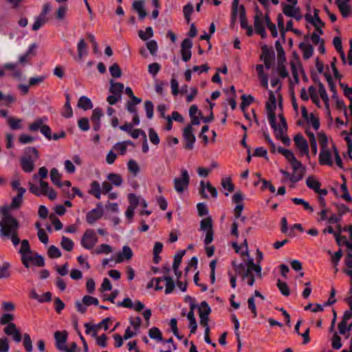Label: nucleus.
<instances>
[{
  "mask_svg": "<svg viewBox=\"0 0 352 352\" xmlns=\"http://www.w3.org/2000/svg\"><path fill=\"white\" fill-rule=\"evenodd\" d=\"M276 285L278 289L280 290V293L283 296H288L289 295L290 290L287 284L285 282H283L280 279H278Z\"/></svg>",
  "mask_w": 352,
  "mask_h": 352,
  "instance_id": "3c124183",
  "label": "nucleus"
},
{
  "mask_svg": "<svg viewBox=\"0 0 352 352\" xmlns=\"http://www.w3.org/2000/svg\"><path fill=\"white\" fill-rule=\"evenodd\" d=\"M54 338L56 340L55 346L56 349L61 352H64L65 347L67 346L66 342L67 339V333L65 331H56L54 333Z\"/></svg>",
  "mask_w": 352,
  "mask_h": 352,
  "instance_id": "9d476101",
  "label": "nucleus"
},
{
  "mask_svg": "<svg viewBox=\"0 0 352 352\" xmlns=\"http://www.w3.org/2000/svg\"><path fill=\"white\" fill-rule=\"evenodd\" d=\"M235 275H241L242 280H244L249 274L250 269H247L246 265L243 263H239V265L236 267Z\"/></svg>",
  "mask_w": 352,
  "mask_h": 352,
  "instance_id": "c756f323",
  "label": "nucleus"
},
{
  "mask_svg": "<svg viewBox=\"0 0 352 352\" xmlns=\"http://www.w3.org/2000/svg\"><path fill=\"white\" fill-rule=\"evenodd\" d=\"M174 188L177 193H182L190 183V175L187 170H181V176L175 177L173 180Z\"/></svg>",
  "mask_w": 352,
  "mask_h": 352,
  "instance_id": "20e7f679",
  "label": "nucleus"
},
{
  "mask_svg": "<svg viewBox=\"0 0 352 352\" xmlns=\"http://www.w3.org/2000/svg\"><path fill=\"white\" fill-rule=\"evenodd\" d=\"M78 127L83 131H87L89 128V121L87 118H82L78 121Z\"/></svg>",
  "mask_w": 352,
  "mask_h": 352,
  "instance_id": "774afa93",
  "label": "nucleus"
},
{
  "mask_svg": "<svg viewBox=\"0 0 352 352\" xmlns=\"http://www.w3.org/2000/svg\"><path fill=\"white\" fill-rule=\"evenodd\" d=\"M183 138L185 142L184 148L188 150L192 149L196 141V138L192 133V126L191 124H188L184 128L183 131Z\"/></svg>",
  "mask_w": 352,
  "mask_h": 352,
  "instance_id": "0eeeda50",
  "label": "nucleus"
},
{
  "mask_svg": "<svg viewBox=\"0 0 352 352\" xmlns=\"http://www.w3.org/2000/svg\"><path fill=\"white\" fill-rule=\"evenodd\" d=\"M221 185L224 189L228 190V192H233L234 190V185L232 183L230 178H223L221 179Z\"/></svg>",
  "mask_w": 352,
  "mask_h": 352,
  "instance_id": "e2e57ef3",
  "label": "nucleus"
},
{
  "mask_svg": "<svg viewBox=\"0 0 352 352\" xmlns=\"http://www.w3.org/2000/svg\"><path fill=\"white\" fill-rule=\"evenodd\" d=\"M283 13L289 17L295 19L296 21H300L302 19V15L300 13V8L294 6L282 3Z\"/></svg>",
  "mask_w": 352,
  "mask_h": 352,
  "instance_id": "9b49d317",
  "label": "nucleus"
},
{
  "mask_svg": "<svg viewBox=\"0 0 352 352\" xmlns=\"http://www.w3.org/2000/svg\"><path fill=\"white\" fill-rule=\"evenodd\" d=\"M61 114L63 117L66 118H69L73 116V111L70 102H65Z\"/></svg>",
  "mask_w": 352,
  "mask_h": 352,
  "instance_id": "0e129e2a",
  "label": "nucleus"
},
{
  "mask_svg": "<svg viewBox=\"0 0 352 352\" xmlns=\"http://www.w3.org/2000/svg\"><path fill=\"white\" fill-rule=\"evenodd\" d=\"M269 95V101L267 102L265 105L266 109L268 111V121L274 131H276L278 125L276 124V114L274 113V111L276 109V99L272 91H270Z\"/></svg>",
  "mask_w": 352,
  "mask_h": 352,
  "instance_id": "7ed1b4c3",
  "label": "nucleus"
},
{
  "mask_svg": "<svg viewBox=\"0 0 352 352\" xmlns=\"http://www.w3.org/2000/svg\"><path fill=\"white\" fill-rule=\"evenodd\" d=\"M43 125V118H37L33 123L30 124L29 130L30 131H37L38 130H41V127Z\"/></svg>",
  "mask_w": 352,
  "mask_h": 352,
  "instance_id": "680f3d73",
  "label": "nucleus"
},
{
  "mask_svg": "<svg viewBox=\"0 0 352 352\" xmlns=\"http://www.w3.org/2000/svg\"><path fill=\"white\" fill-rule=\"evenodd\" d=\"M142 99L138 97H133L131 98V100H129L126 104V110L131 113H136L137 109L135 106L141 103Z\"/></svg>",
  "mask_w": 352,
  "mask_h": 352,
  "instance_id": "bb28decb",
  "label": "nucleus"
},
{
  "mask_svg": "<svg viewBox=\"0 0 352 352\" xmlns=\"http://www.w3.org/2000/svg\"><path fill=\"white\" fill-rule=\"evenodd\" d=\"M333 43L335 48L338 51V52L340 53L342 62L345 64L346 63V57H345L344 52L342 50L341 38L338 36L334 37L333 40Z\"/></svg>",
  "mask_w": 352,
  "mask_h": 352,
  "instance_id": "2f4dec72",
  "label": "nucleus"
},
{
  "mask_svg": "<svg viewBox=\"0 0 352 352\" xmlns=\"http://www.w3.org/2000/svg\"><path fill=\"white\" fill-rule=\"evenodd\" d=\"M19 253L21 256L30 255L32 254V250L29 241L27 239H23L21 242V248L19 250Z\"/></svg>",
  "mask_w": 352,
  "mask_h": 352,
  "instance_id": "f704fd0d",
  "label": "nucleus"
},
{
  "mask_svg": "<svg viewBox=\"0 0 352 352\" xmlns=\"http://www.w3.org/2000/svg\"><path fill=\"white\" fill-rule=\"evenodd\" d=\"M39 184H40L39 188H40V191H41V194H43V195L47 196V197L50 200H54L56 198V197H57L56 192L53 188H52L51 187L49 186V184L47 182H46L43 180H41Z\"/></svg>",
  "mask_w": 352,
  "mask_h": 352,
  "instance_id": "dca6fc26",
  "label": "nucleus"
},
{
  "mask_svg": "<svg viewBox=\"0 0 352 352\" xmlns=\"http://www.w3.org/2000/svg\"><path fill=\"white\" fill-rule=\"evenodd\" d=\"M199 316H208L211 312V309L206 301H202L198 307Z\"/></svg>",
  "mask_w": 352,
  "mask_h": 352,
  "instance_id": "09e8293b",
  "label": "nucleus"
},
{
  "mask_svg": "<svg viewBox=\"0 0 352 352\" xmlns=\"http://www.w3.org/2000/svg\"><path fill=\"white\" fill-rule=\"evenodd\" d=\"M97 242L98 236L94 230L87 229L82 236L81 245L87 250H91Z\"/></svg>",
  "mask_w": 352,
  "mask_h": 352,
  "instance_id": "39448f33",
  "label": "nucleus"
},
{
  "mask_svg": "<svg viewBox=\"0 0 352 352\" xmlns=\"http://www.w3.org/2000/svg\"><path fill=\"white\" fill-rule=\"evenodd\" d=\"M299 48L303 52V58L306 60L311 57L314 53V47L309 43H300L299 44Z\"/></svg>",
  "mask_w": 352,
  "mask_h": 352,
  "instance_id": "393cba45",
  "label": "nucleus"
},
{
  "mask_svg": "<svg viewBox=\"0 0 352 352\" xmlns=\"http://www.w3.org/2000/svg\"><path fill=\"white\" fill-rule=\"evenodd\" d=\"M148 336L151 339L156 340L157 341H162V334L160 330L157 327H152L148 331Z\"/></svg>",
  "mask_w": 352,
  "mask_h": 352,
  "instance_id": "37998d69",
  "label": "nucleus"
},
{
  "mask_svg": "<svg viewBox=\"0 0 352 352\" xmlns=\"http://www.w3.org/2000/svg\"><path fill=\"white\" fill-rule=\"evenodd\" d=\"M103 111L100 108H96L92 111L91 116V121L93 125V129L95 131H98L100 129V119L103 116Z\"/></svg>",
  "mask_w": 352,
  "mask_h": 352,
  "instance_id": "4468645a",
  "label": "nucleus"
},
{
  "mask_svg": "<svg viewBox=\"0 0 352 352\" xmlns=\"http://www.w3.org/2000/svg\"><path fill=\"white\" fill-rule=\"evenodd\" d=\"M109 183L115 186H120L123 183L122 177L120 174L111 173L107 175Z\"/></svg>",
  "mask_w": 352,
  "mask_h": 352,
  "instance_id": "c85d7f7f",
  "label": "nucleus"
},
{
  "mask_svg": "<svg viewBox=\"0 0 352 352\" xmlns=\"http://www.w3.org/2000/svg\"><path fill=\"white\" fill-rule=\"evenodd\" d=\"M277 151L279 153L282 154L289 163L293 162L296 158L294 153L290 150L284 148L281 146H278L277 148Z\"/></svg>",
  "mask_w": 352,
  "mask_h": 352,
  "instance_id": "ea45409f",
  "label": "nucleus"
},
{
  "mask_svg": "<svg viewBox=\"0 0 352 352\" xmlns=\"http://www.w3.org/2000/svg\"><path fill=\"white\" fill-rule=\"evenodd\" d=\"M7 121L11 129L18 130L21 129V119L15 118L13 117H9L8 118Z\"/></svg>",
  "mask_w": 352,
  "mask_h": 352,
  "instance_id": "c03bdc74",
  "label": "nucleus"
},
{
  "mask_svg": "<svg viewBox=\"0 0 352 352\" xmlns=\"http://www.w3.org/2000/svg\"><path fill=\"white\" fill-rule=\"evenodd\" d=\"M200 228L203 231H210L212 230V219L210 217L205 218L200 222Z\"/></svg>",
  "mask_w": 352,
  "mask_h": 352,
  "instance_id": "49530a36",
  "label": "nucleus"
},
{
  "mask_svg": "<svg viewBox=\"0 0 352 352\" xmlns=\"http://www.w3.org/2000/svg\"><path fill=\"white\" fill-rule=\"evenodd\" d=\"M296 146L300 150L301 155H309V146L306 139L298 133L294 138Z\"/></svg>",
  "mask_w": 352,
  "mask_h": 352,
  "instance_id": "f8f14e48",
  "label": "nucleus"
},
{
  "mask_svg": "<svg viewBox=\"0 0 352 352\" xmlns=\"http://www.w3.org/2000/svg\"><path fill=\"white\" fill-rule=\"evenodd\" d=\"M194 10L193 5L190 3H188L183 8V12L184 15V18L186 22L188 23L190 21V15Z\"/></svg>",
  "mask_w": 352,
  "mask_h": 352,
  "instance_id": "de8ad7c7",
  "label": "nucleus"
},
{
  "mask_svg": "<svg viewBox=\"0 0 352 352\" xmlns=\"http://www.w3.org/2000/svg\"><path fill=\"white\" fill-rule=\"evenodd\" d=\"M127 166L129 172L133 173L134 175H136L140 171L139 166L134 160H130L128 162Z\"/></svg>",
  "mask_w": 352,
  "mask_h": 352,
  "instance_id": "13d9d810",
  "label": "nucleus"
},
{
  "mask_svg": "<svg viewBox=\"0 0 352 352\" xmlns=\"http://www.w3.org/2000/svg\"><path fill=\"white\" fill-rule=\"evenodd\" d=\"M26 192L25 188H20L19 189V192L17 195L13 197L10 206L12 208H18L20 207L22 201H23V196L24 193Z\"/></svg>",
  "mask_w": 352,
  "mask_h": 352,
  "instance_id": "5701e85b",
  "label": "nucleus"
},
{
  "mask_svg": "<svg viewBox=\"0 0 352 352\" xmlns=\"http://www.w3.org/2000/svg\"><path fill=\"white\" fill-rule=\"evenodd\" d=\"M25 155L21 158V166L25 173H31L34 168V162L39 157L38 150L32 146H27L24 149Z\"/></svg>",
  "mask_w": 352,
  "mask_h": 352,
  "instance_id": "f257e3e1",
  "label": "nucleus"
},
{
  "mask_svg": "<svg viewBox=\"0 0 352 352\" xmlns=\"http://www.w3.org/2000/svg\"><path fill=\"white\" fill-rule=\"evenodd\" d=\"M10 264L8 262H4L2 265H0V278H6L10 277Z\"/></svg>",
  "mask_w": 352,
  "mask_h": 352,
  "instance_id": "a18cd8bd",
  "label": "nucleus"
},
{
  "mask_svg": "<svg viewBox=\"0 0 352 352\" xmlns=\"http://www.w3.org/2000/svg\"><path fill=\"white\" fill-rule=\"evenodd\" d=\"M109 72L112 77L116 78L120 77L122 75L121 69L117 63H113L111 66H110Z\"/></svg>",
  "mask_w": 352,
  "mask_h": 352,
  "instance_id": "bf43d9fd",
  "label": "nucleus"
},
{
  "mask_svg": "<svg viewBox=\"0 0 352 352\" xmlns=\"http://www.w3.org/2000/svg\"><path fill=\"white\" fill-rule=\"evenodd\" d=\"M241 100V108L242 110H244L245 107L249 106L254 101V98L251 95H242Z\"/></svg>",
  "mask_w": 352,
  "mask_h": 352,
  "instance_id": "052dcab7",
  "label": "nucleus"
},
{
  "mask_svg": "<svg viewBox=\"0 0 352 352\" xmlns=\"http://www.w3.org/2000/svg\"><path fill=\"white\" fill-rule=\"evenodd\" d=\"M103 213L102 204L99 203L97 204L96 208L92 209L87 213L86 221L89 224H93L102 217Z\"/></svg>",
  "mask_w": 352,
  "mask_h": 352,
  "instance_id": "1a4fd4ad",
  "label": "nucleus"
},
{
  "mask_svg": "<svg viewBox=\"0 0 352 352\" xmlns=\"http://www.w3.org/2000/svg\"><path fill=\"white\" fill-rule=\"evenodd\" d=\"M88 45L84 38H80L77 44L78 58L80 60L84 56L87 54Z\"/></svg>",
  "mask_w": 352,
  "mask_h": 352,
  "instance_id": "b1692460",
  "label": "nucleus"
},
{
  "mask_svg": "<svg viewBox=\"0 0 352 352\" xmlns=\"http://www.w3.org/2000/svg\"><path fill=\"white\" fill-rule=\"evenodd\" d=\"M186 251L185 250H181L175 255L174 261L173 263V269L174 271H177L179 268L180 263H182V258L185 255Z\"/></svg>",
  "mask_w": 352,
  "mask_h": 352,
  "instance_id": "79ce46f5",
  "label": "nucleus"
},
{
  "mask_svg": "<svg viewBox=\"0 0 352 352\" xmlns=\"http://www.w3.org/2000/svg\"><path fill=\"white\" fill-rule=\"evenodd\" d=\"M275 47L278 53V63H286L285 51L279 41L275 42Z\"/></svg>",
  "mask_w": 352,
  "mask_h": 352,
  "instance_id": "72a5a7b5",
  "label": "nucleus"
},
{
  "mask_svg": "<svg viewBox=\"0 0 352 352\" xmlns=\"http://www.w3.org/2000/svg\"><path fill=\"white\" fill-rule=\"evenodd\" d=\"M144 109L146 113V117L148 119H152L153 118V109L154 105L153 102L150 100H146L144 102Z\"/></svg>",
  "mask_w": 352,
  "mask_h": 352,
  "instance_id": "6e6d98bb",
  "label": "nucleus"
},
{
  "mask_svg": "<svg viewBox=\"0 0 352 352\" xmlns=\"http://www.w3.org/2000/svg\"><path fill=\"white\" fill-rule=\"evenodd\" d=\"M306 184L308 186V188L312 189L316 192H318L319 188L321 186V184L318 180H316L314 176H309L307 178Z\"/></svg>",
  "mask_w": 352,
  "mask_h": 352,
  "instance_id": "4c0bfd02",
  "label": "nucleus"
},
{
  "mask_svg": "<svg viewBox=\"0 0 352 352\" xmlns=\"http://www.w3.org/2000/svg\"><path fill=\"white\" fill-rule=\"evenodd\" d=\"M187 318L189 320V326H190V335L195 333L196 330L197 329V324L195 317L194 312L189 311L187 314Z\"/></svg>",
  "mask_w": 352,
  "mask_h": 352,
  "instance_id": "e433bc0d",
  "label": "nucleus"
},
{
  "mask_svg": "<svg viewBox=\"0 0 352 352\" xmlns=\"http://www.w3.org/2000/svg\"><path fill=\"white\" fill-rule=\"evenodd\" d=\"M318 91L322 100L326 103V105H327L329 96L327 94L324 85L320 81H318Z\"/></svg>",
  "mask_w": 352,
  "mask_h": 352,
  "instance_id": "4d7b16f0",
  "label": "nucleus"
},
{
  "mask_svg": "<svg viewBox=\"0 0 352 352\" xmlns=\"http://www.w3.org/2000/svg\"><path fill=\"white\" fill-rule=\"evenodd\" d=\"M82 301L85 306H90L91 305L98 306L99 305V300L98 298L89 295L85 296L82 298Z\"/></svg>",
  "mask_w": 352,
  "mask_h": 352,
  "instance_id": "864d4df0",
  "label": "nucleus"
},
{
  "mask_svg": "<svg viewBox=\"0 0 352 352\" xmlns=\"http://www.w3.org/2000/svg\"><path fill=\"white\" fill-rule=\"evenodd\" d=\"M109 92L112 94L121 96L124 90V85L121 82H114L113 80H110Z\"/></svg>",
  "mask_w": 352,
  "mask_h": 352,
  "instance_id": "412c9836",
  "label": "nucleus"
},
{
  "mask_svg": "<svg viewBox=\"0 0 352 352\" xmlns=\"http://www.w3.org/2000/svg\"><path fill=\"white\" fill-rule=\"evenodd\" d=\"M262 56L263 58L264 65L267 69L272 67L275 59V52L272 48H269L267 45H263L261 47Z\"/></svg>",
  "mask_w": 352,
  "mask_h": 352,
  "instance_id": "6e6552de",
  "label": "nucleus"
},
{
  "mask_svg": "<svg viewBox=\"0 0 352 352\" xmlns=\"http://www.w3.org/2000/svg\"><path fill=\"white\" fill-rule=\"evenodd\" d=\"M133 255L131 248L128 245H124L122 252H119L117 255L116 262L122 263L124 260H130Z\"/></svg>",
  "mask_w": 352,
  "mask_h": 352,
  "instance_id": "6ab92c4d",
  "label": "nucleus"
},
{
  "mask_svg": "<svg viewBox=\"0 0 352 352\" xmlns=\"http://www.w3.org/2000/svg\"><path fill=\"white\" fill-rule=\"evenodd\" d=\"M77 106L85 111L91 109L94 107L91 100L85 96L80 97Z\"/></svg>",
  "mask_w": 352,
  "mask_h": 352,
  "instance_id": "4be33fe9",
  "label": "nucleus"
},
{
  "mask_svg": "<svg viewBox=\"0 0 352 352\" xmlns=\"http://www.w3.org/2000/svg\"><path fill=\"white\" fill-rule=\"evenodd\" d=\"M285 63H278L277 72L282 78H285L289 74L285 67Z\"/></svg>",
  "mask_w": 352,
  "mask_h": 352,
  "instance_id": "338daca9",
  "label": "nucleus"
},
{
  "mask_svg": "<svg viewBox=\"0 0 352 352\" xmlns=\"http://www.w3.org/2000/svg\"><path fill=\"white\" fill-rule=\"evenodd\" d=\"M206 188H207L208 191L210 193L211 196L214 198H216L218 195V192L214 186H212L209 182L205 184L204 181H201L200 182V188H199V193L202 198L207 199L208 197V195L206 193Z\"/></svg>",
  "mask_w": 352,
  "mask_h": 352,
  "instance_id": "2eb2a0df",
  "label": "nucleus"
},
{
  "mask_svg": "<svg viewBox=\"0 0 352 352\" xmlns=\"http://www.w3.org/2000/svg\"><path fill=\"white\" fill-rule=\"evenodd\" d=\"M50 179L52 182L59 188L63 187V184L60 182V175L58 173V169L53 168L50 170Z\"/></svg>",
  "mask_w": 352,
  "mask_h": 352,
  "instance_id": "7c9ffc66",
  "label": "nucleus"
},
{
  "mask_svg": "<svg viewBox=\"0 0 352 352\" xmlns=\"http://www.w3.org/2000/svg\"><path fill=\"white\" fill-rule=\"evenodd\" d=\"M3 69L13 71L12 76L15 78L19 79L22 76V72L20 69H16L17 63H7L2 66Z\"/></svg>",
  "mask_w": 352,
  "mask_h": 352,
  "instance_id": "a878e982",
  "label": "nucleus"
},
{
  "mask_svg": "<svg viewBox=\"0 0 352 352\" xmlns=\"http://www.w3.org/2000/svg\"><path fill=\"white\" fill-rule=\"evenodd\" d=\"M88 192L95 197L97 199H100L102 194L100 183L98 181H93L90 184V188Z\"/></svg>",
  "mask_w": 352,
  "mask_h": 352,
  "instance_id": "aec40b11",
  "label": "nucleus"
},
{
  "mask_svg": "<svg viewBox=\"0 0 352 352\" xmlns=\"http://www.w3.org/2000/svg\"><path fill=\"white\" fill-rule=\"evenodd\" d=\"M239 19H240L241 28L242 29H245L250 26L248 24V20H247V17H246V10H245V6L243 5H240V7H239Z\"/></svg>",
  "mask_w": 352,
  "mask_h": 352,
  "instance_id": "473e14b6",
  "label": "nucleus"
},
{
  "mask_svg": "<svg viewBox=\"0 0 352 352\" xmlns=\"http://www.w3.org/2000/svg\"><path fill=\"white\" fill-rule=\"evenodd\" d=\"M351 0H335L343 17H347L351 11Z\"/></svg>",
  "mask_w": 352,
  "mask_h": 352,
  "instance_id": "f3484780",
  "label": "nucleus"
},
{
  "mask_svg": "<svg viewBox=\"0 0 352 352\" xmlns=\"http://www.w3.org/2000/svg\"><path fill=\"white\" fill-rule=\"evenodd\" d=\"M60 245L65 250L70 252L73 250L74 243L72 239L63 236L61 239Z\"/></svg>",
  "mask_w": 352,
  "mask_h": 352,
  "instance_id": "a19ab883",
  "label": "nucleus"
},
{
  "mask_svg": "<svg viewBox=\"0 0 352 352\" xmlns=\"http://www.w3.org/2000/svg\"><path fill=\"white\" fill-rule=\"evenodd\" d=\"M319 163L321 165L332 166L333 163L331 159V153L329 149H321L319 154Z\"/></svg>",
  "mask_w": 352,
  "mask_h": 352,
  "instance_id": "a211bd4d",
  "label": "nucleus"
},
{
  "mask_svg": "<svg viewBox=\"0 0 352 352\" xmlns=\"http://www.w3.org/2000/svg\"><path fill=\"white\" fill-rule=\"evenodd\" d=\"M19 223L13 217H6L0 221V234L1 237L11 236L18 232Z\"/></svg>",
  "mask_w": 352,
  "mask_h": 352,
  "instance_id": "f03ea898",
  "label": "nucleus"
},
{
  "mask_svg": "<svg viewBox=\"0 0 352 352\" xmlns=\"http://www.w3.org/2000/svg\"><path fill=\"white\" fill-rule=\"evenodd\" d=\"M4 333L8 336H12V339L17 343L20 342L22 339V336L20 331L16 328L14 323H10L7 325L4 329Z\"/></svg>",
  "mask_w": 352,
  "mask_h": 352,
  "instance_id": "ddd939ff",
  "label": "nucleus"
},
{
  "mask_svg": "<svg viewBox=\"0 0 352 352\" xmlns=\"http://www.w3.org/2000/svg\"><path fill=\"white\" fill-rule=\"evenodd\" d=\"M258 9L257 8L256 11L258 13H257L254 17V26L256 32H258L261 30H263L265 28L264 22H263V13L261 12H258Z\"/></svg>",
  "mask_w": 352,
  "mask_h": 352,
  "instance_id": "cd10ccee",
  "label": "nucleus"
},
{
  "mask_svg": "<svg viewBox=\"0 0 352 352\" xmlns=\"http://www.w3.org/2000/svg\"><path fill=\"white\" fill-rule=\"evenodd\" d=\"M36 45L35 43L31 44L28 51L23 55L19 56V61L21 64H24L28 62V58L29 56L32 54V51L36 48Z\"/></svg>",
  "mask_w": 352,
  "mask_h": 352,
  "instance_id": "603ef678",
  "label": "nucleus"
},
{
  "mask_svg": "<svg viewBox=\"0 0 352 352\" xmlns=\"http://www.w3.org/2000/svg\"><path fill=\"white\" fill-rule=\"evenodd\" d=\"M32 259L33 260H31V262L38 267H43L45 265L44 258L38 253H35L34 256H32Z\"/></svg>",
  "mask_w": 352,
  "mask_h": 352,
  "instance_id": "69168bd1",
  "label": "nucleus"
},
{
  "mask_svg": "<svg viewBox=\"0 0 352 352\" xmlns=\"http://www.w3.org/2000/svg\"><path fill=\"white\" fill-rule=\"evenodd\" d=\"M265 23L267 28L270 30L272 36L275 38L278 36V31L276 25L271 21V19L268 14H265L264 16Z\"/></svg>",
  "mask_w": 352,
  "mask_h": 352,
  "instance_id": "58836bf2",
  "label": "nucleus"
},
{
  "mask_svg": "<svg viewBox=\"0 0 352 352\" xmlns=\"http://www.w3.org/2000/svg\"><path fill=\"white\" fill-rule=\"evenodd\" d=\"M163 278L164 279V281L166 282V289H165V294H171L175 287V284L172 277L168 276H164Z\"/></svg>",
  "mask_w": 352,
  "mask_h": 352,
  "instance_id": "c9c22d12",
  "label": "nucleus"
},
{
  "mask_svg": "<svg viewBox=\"0 0 352 352\" xmlns=\"http://www.w3.org/2000/svg\"><path fill=\"white\" fill-rule=\"evenodd\" d=\"M290 164L294 170V174L290 177V181L292 183H296L302 179L305 173V168L296 158L291 162Z\"/></svg>",
  "mask_w": 352,
  "mask_h": 352,
  "instance_id": "423d86ee",
  "label": "nucleus"
},
{
  "mask_svg": "<svg viewBox=\"0 0 352 352\" xmlns=\"http://www.w3.org/2000/svg\"><path fill=\"white\" fill-rule=\"evenodd\" d=\"M138 35L142 40L146 41L148 38L153 36V28L151 27H147L145 32L140 30L138 32Z\"/></svg>",
  "mask_w": 352,
  "mask_h": 352,
  "instance_id": "5fc2aeb1",
  "label": "nucleus"
},
{
  "mask_svg": "<svg viewBox=\"0 0 352 352\" xmlns=\"http://www.w3.org/2000/svg\"><path fill=\"white\" fill-rule=\"evenodd\" d=\"M47 254L52 258H56L61 256L62 253L60 250L55 245H50L47 250Z\"/></svg>",
  "mask_w": 352,
  "mask_h": 352,
  "instance_id": "8fccbe9b",
  "label": "nucleus"
}]
</instances>
